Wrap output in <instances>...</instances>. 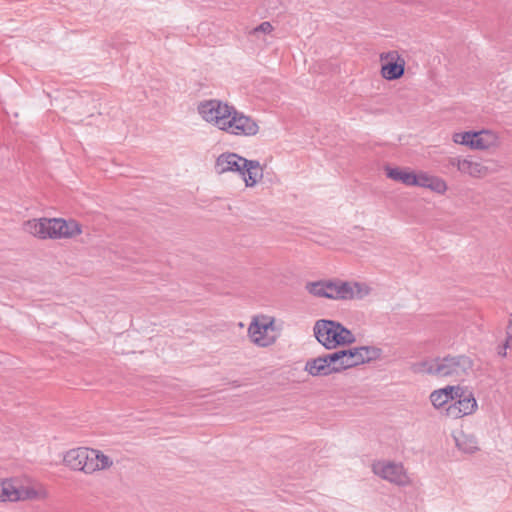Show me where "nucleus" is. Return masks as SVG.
Returning a JSON list of instances; mask_svg holds the SVG:
<instances>
[{
	"instance_id": "obj_25",
	"label": "nucleus",
	"mask_w": 512,
	"mask_h": 512,
	"mask_svg": "<svg viewBox=\"0 0 512 512\" xmlns=\"http://www.w3.org/2000/svg\"><path fill=\"white\" fill-rule=\"evenodd\" d=\"M467 388L461 387L459 385L456 386H446L441 390H445L446 396H448V401H453L458 397L459 394L463 393Z\"/></svg>"
},
{
	"instance_id": "obj_31",
	"label": "nucleus",
	"mask_w": 512,
	"mask_h": 512,
	"mask_svg": "<svg viewBox=\"0 0 512 512\" xmlns=\"http://www.w3.org/2000/svg\"><path fill=\"white\" fill-rule=\"evenodd\" d=\"M507 345H499L498 348H497V354L501 357H506L507 356Z\"/></svg>"
},
{
	"instance_id": "obj_26",
	"label": "nucleus",
	"mask_w": 512,
	"mask_h": 512,
	"mask_svg": "<svg viewBox=\"0 0 512 512\" xmlns=\"http://www.w3.org/2000/svg\"><path fill=\"white\" fill-rule=\"evenodd\" d=\"M445 410L446 415L453 419L461 418L464 416L461 414V408H459L454 401H449Z\"/></svg>"
},
{
	"instance_id": "obj_11",
	"label": "nucleus",
	"mask_w": 512,
	"mask_h": 512,
	"mask_svg": "<svg viewBox=\"0 0 512 512\" xmlns=\"http://www.w3.org/2000/svg\"><path fill=\"white\" fill-rule=\"evenodd\" d=\"M37 491L32 487H24L17 480L0 481V501H19L35 499Z\"/></svg>"
},
{
	"instance_id": "obj_9",
	"label": "nucleus",
	"mask_w": 512,
	"mask_h": 512,
	"mask_svg": "<svg viewBox=\"0 0 512 512\" xmlns=\"http://www.w3.org/2000/svg\"><path fill=\"white\" fill-rule=\"evenodd\" d=\"M274 320L255 318L248 327V335L251 341L259 347H268L275 343L276 336L271 335L269 331H273Z\"/></svg>"
},
{
	"instance_id": "obj_27",
	"label": "nucleus",
	"mask_w": 512,
	"mask_h": 512,
	"mask_svg": "<svg viewBox=\"0 0 512 512\" xmlns=\"http://www.w3.org/2000/svg\"><path fill=\"white\" fill-rule=\"evenodd\" d=\"M431 178H432V176H430L426 173L415 174V179L412 182V186L428 188V186L430 185L429 183H430Z\"/></svg>"
},
{
	"instance_id": "obj_28",
	"label": "nucleus",
	"mask_w": 512,
	"mask_h": 512,
	"mask_svg": "<svg viewBox=\"0 0 512 512\" xmlns=\"http://www.w3.org/2000/svg\"><path fill=\"white\" fill-rule=\"evenodd\" d=\"M272 30H273V26L271 25V23L268 22V21H264L260 25L255 27L252 30V33L256 34L258 32H261V33H264V34H268V33H271Z\"/></svg>"
},
{
	"instance_id": "obj_15",
	"label": "nucleus",
	"mask_w": 512,
	"mask_h": 512,
	"mask_svg": "<svg viewBox=\"0 0 512 512\" xmlns=\"http://www.w3.org/2000/svg\"><path fill=\"white\" fill-rule=\"evenodd\" d=\"M332 359L335 361L337 372L361 365L356 347L342 349L332 353Z\"/></svg>"
},
{
	"instance_id": "obj_7",
	"label": "nucleus",
	"mask_w": 512,
	"mask_h": 512,
	"mask_svg": "<svg viewBox=\"0 0 512 512\" xmlns=\"http://www.w3.org/2000/svg\"><path fill=\"white\" fill-rule=\"evenodd\" d=\"M453 141L457 144L468 146L471 149L485 150L498 145V136L490 130L466 131L455 133Z\"/></svg>"
},
{
	"instance_id": "obj_13",
	"label": "nucleus",
	"mask_w": 512,
	"mask_h": 512,
	"mask_svg": "<svg viewBox=\"0 0 512 512\" xmlns=\"http://www.w3.org/2000/svg\"><path fill=\"white\" fill-rule=\"evenodd\" d=\"M381 60L387 62L381 67V75L386 80H396L401 78L405 72V61L397 52L392 51L381 54Z\"/></svg>"
},
{
	"instance_id": "obj_5",
	"label": "nucleus",
	"mask_w": 512,
	"mask_h": 512,
	"mask_svg": "<svg viewBox=\"0 0 512 512\" xmlns=\"http://www.w3.org/2000/svg\"><path fill=\"white\" fill-rule=\"evenodd\" d=\"M326 298L333 300L362 299L370 294L371 288L360 282L325 280Z\"/></svg>"
},
{
	"instance_id": "obj_17",
	"label": "nucleus",
	"mask_w": 512,
	"mask_h": 512,
	"mask_svg": "<svg viewBox=\"0 0 512 512\" xmlns=\"http://www.w3.org/2000/svg\"><path fill=\"white\" fill-rule=\"evenodd\" d=\"M453 401L459 408H461V414L464 416L472 414L477 408V402L473 396V393L468 389L459 394L458 397Z\"/></svg>"
},
{
	"instance_id": "obj_14",
	"label": "nucleus",
	"mask_w": 512,
	"mask_h": 512,
	"mask_svg": "<svg viewBox=\"0 0 512 512\" xmlns=\"http://www.w3.org/2000/svg\"><path fill=\"white\" fill-rule=\"evenodd\" d=\"M304 371L314 377L338 373L332 353L307 360Z\"/></svg>"
},
{
	"instance_id": "obj_4",
	"label": "nucleus",
	"mask_w": 512,
	"mask_h": 512,
	"mask_svg": "<svg viewBox=\"0 0 512 512\" xmlns=\"http://www.w3.org/2000/svg\"><path fill=\"white\" fill-rule=\"evenodd\" d=\"M313 331L318 342L326 349H335L355 342L354 334L341 323L333 320L316 321Z\"/></svg>"
},
{
	"instance_id": "obj_18",
	"label": "nucleus",
	"mask_w": 512,
	"mask_h": 512,
	"mask_svg": "<svg viewBox=\"0 0 512 512\" xmlns=\"http://www.w3.org/2000/svg\"><path fill=\"white\" fill-rule=\"evenodd\" d=\"M456 446L465 453H474L478 448V441L474 435L466 434L464 432L454 436Z\"/></svg>"
},
{
	"instance_id": "obj_19",
	"label": "nucleus",
	"mask_w": 512,
	"mask_h": 512,
	"mask_svg": "<svg viewBox=\"0 0 512 512\" xmlns=\"http://www.w3.org/2000/svg\"><path fill=\"white\" fill-rule=\"evenodd\" d=\"M386 175L388 178L405 184L407 186H412V182L415 179V173L409 170L400 169V168H386Z\"/></svg>"
},
{
	"instance_id": "obj_16",
	"label": "nucleus",
	"mask_w": 512,
	"mask_h": 512,
	"mask_svg": "<svg viewBox=\"0 0 512 512\" xmlns=\"http://www.w3.org/2000/svg\"><path fill=\"white\" fill-rule=\"evenodd\" d=\"M489 168L480 161H474L471 158H465L461 172L473 178H483L489 174Z\"/></svg>"
},
{
	"instance_id": "obj_21",
	"label": "nucleus",
	"mask_w": 512,
	"mask_h": 512,
	"mask_svg": "<svg viewBox=\"0 0 512 512\" xmlns=\"http://www.w3.org/2000/svg\"><path fill=\"white\" fill-rule=\"evenodd\" d=\"M92 453H93L92 465H95L96 467L91 469V473L98 471V470L108 469L113 465L112 459L109 456L103 454L101 451L92 449Z\"/></svg>"
},
{
	"instance_id": "obj_29",
	"label": "nucleus",
	"mask_w": 512,
	"mask_h": 512,
	"mask_svg": "<svg viewBox=\"0 0 512 512\" xmlns=\"http://www.w3.org/2000/svg\"><path fill=\"white\" fill-rule=\"evenodd\" d=\"M463 161L465 158L461 157H450L448 159V165L452 167H456L459 172H461Z\"/></svg>"
},
{
	"instance_id": "obj_2",
	"label": "nucleus",
	"mask_w": 512,
	"mask_h": 512,
	"mask_svg": "<svg viewBox=\"0 0 512 512\" xmlns=\"http://www.w3.org/2000/svg\"><path fill=\"white\" fill-rule=\"evenodd\" d=\"M23 229L40 239H68L82 233V227L76 220L62 218L28 220L23 224Z\"/></svg>"
},
{
	"instance_id": "obj_10",
	"label": "nucleus",
	"mask_w": 512,
	"mask_h": 512,
	"mask_svg": "<svg viewBox=\"0 0 512 512\" xmlns=\"http://www.w3.org/2000/svg\"><path fill=\"white\" fill-rule=\"evenodd\" d=\"M93 453L91 448L78 447L70 449L64 455V464L72 470L82 471L91 474V469L96 467L92 465Z\"/></svg>"
},
{
	"instance_id": "obj_8",
	"label": "nucleus",
	"mask_w": 512,
	"mask_h": 512,
	"mask_svg": "<svg viewBox=\"0 0 512 512\" xmlns=\"http://www.w3.org/2000/svg\"><path fill=\"white\" fill-rule=\"evenodd\" d=\"M222 131L236 136H254L259 131L257 122L233 107Z\"/></svg>"
},
{
	"instance_id": "obj_20",
	"label": "nucleus",
	"mask_w": 512,
	"mask_h": 512,
	"mask_svg": "<svg viewBox=\"0 0 512 512\" xmlns=\"http://www.w3.org/2000/svg\"><path fill=\"white\" fill-rule=\"evenodd\" d=\"M356 349L361 364L377 360L382 355V350L376 346H360Z\"/></svg>"
},
{
	"instance_id": "obj_3",
	"label": "nucleus",
	"mask_w": 512,
	"mask_h": 512,
	"mask_svg": "<svg viewBox=\"0 0 512 512\" xmlns=\"http://www.w3.org/2000/svg\"><path fill=\"white\" fill-rule=\"evenodd\" d=\"M215 171L218 174L237 172L242 176L246 187H254L263 178V168L259 161L248 160L233 152H225L217 157Z\"/></svg>"
},
{
	"instance_id": "obj_23",
	"label": "nucleus",
	"mask_w": 512,
	"mask_h": 512,
	"mask_svg": "<svg viewBox=\"0 0 512 512\" xmlns=\"http://www.w3.org/2000/svg\"><path fill=\"white\" fill-rule=\"evenodd\" d=\"M430 400L435 408H440L449 403L445 390H435L430 395Z\"/></svg>"
},
{
	"instance_id": "obj_30",
	"label": "nucleus",
	"mask_w": 512,
	"mask_h": 512,
	"mask_svg": "<svg viewBox=\"0 0 512 512\" xmlns=\"http://www.w3.org/2000/svg\"><path fill=\"white\" fill-rule=\"evenodd\" d=\"M512 343V329L506 328V339L503 345H507V348H510Z\"/></svg>"
},
{
	"instance_id": "obj_24",
	"label": "nucleus",
	"mask_w": 512,
	"mask_h": 512,
	"mask_svg": "<svg viewBox=\"0 0 512 512\" xmlns=\"http://www.w3.org/2000/svg\"><path fill=\"white\" fill-rule=\"evenodd\" d=\"M429 184L428 188L439 194H444L447 190L446 182L439 177L432 176Z\"/></svg>"
},
{
	"instance_id": "obj_12",
	"label": "nucleus",
	"mask_w": 512,
	"mask_h": 512,
	"mask_svg": "<svg viewBox=\"0 0 512 512\" xmlns=\"http://www.w3.org/2000/svg\"><path fill=\"white\" fill-rule=\"evenodd\" d=\"M373 472L383 479L399 486L409 484V477L402 464L378 462L373 465Z\"/></svg>"
},
{
	"instance_id": "obj_6",
	"label": "nucleus",
	"mask_w": 512,
	"mask_h": 512,
	"mask_svg": "<svg viewBox=\"0 0 512 512\" xmlns=\"http://www.w3.org/2000/svg\"><path fill=\"white\" fill-rule=\"evenodd\" d=\"M234 106L217 99L205 100L198 104L197 110L201 117L223 130Z\"/></svg>"
},
{
	"instance_id": "obj_22",
	"label": "nucleus",
	"mask_w": 512,
	"mask_h": 512,
	"mask_svg": "<svg viewBox=\"0 0 512 512\" xmlns=\"http://www.w3.org/2000/svg\"><path fill=\"white\" fill-rule=\"evenodd\" d=\"M305 289L314 297L326 298L325 280L307 282Z\"/></svg>"
},
{
	"instance_id": "obj_1",
	"label": "nucleus",
	"mask_w": 512,
	"mask_h": 512,
	"mask_svg": "<svg viewBox=\"0 0 512 512\" xmlns=\"http://www.w3.org/2000/svg\"><path fill=\"white\" fill-rule=\"evenodd\" d=\"M473 361L466 355L438 357L413 366L414 372L426 373L452 381H464L472 372Z\"/></svg>"
}]
</instances>
